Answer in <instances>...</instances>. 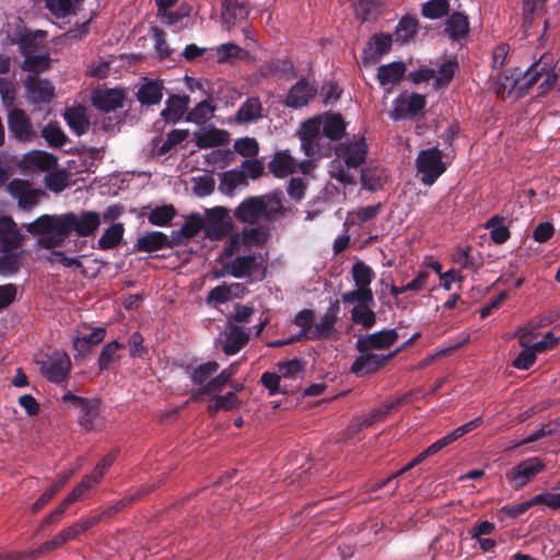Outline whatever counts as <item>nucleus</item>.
I'll use <instances>...</instances> for the list:
<instances>
[{
  "label": "nucleus",
  "instance_id": "obj_1",
  "mask_svg": "<svg viewBox=\"0 0 560 560\" xmlns=\"http://www.w3.org/2000/svg\"><path fill=\"white\" fill-rule=\"evenodd\" d=\"M102 224L101 213L92 210L43 214L24 225L27 233L38 236L40 247L51 249L61 246L70 234L79 237L93 236Z\"/></svg>",
  "mask_w": 560,
  "mask_h": 560
},
{
  "label": "nucleus",
  "instance_id": "obj_2",
  "mask_svg": "<svg viewBox=\"0 0 560 560\" xmlns=\"http://www.w3.org/2000/svg\"><path fill=\"white\" fill-rule=\"evenodd\" d=\"M541 77H545V79L539 84L538 90L539 94L544 95L553 89L557 79L552 58L548 54H544L525 72L518 68L508 69L502 72L498 70L497 73L491 74L492 89L499 97L505 98L515 90L518 92L528 90Z\"/></svg>",
  "mask_w": 560,
  "mask_h": 560
},
{
  "label": "nucleus",
  "instance_id": "obj_3",
  "mask_svg": "<svg viewBox=\"0 0 560 560\" xmlns=\"http://www.w3.org/2000/svg\"><path fill=\"white\" fill-rule=\"evenodd\" d=\"M368 144L363 137L353 136L336 149V158L328 165V173L342 185L354 184L352 170L360 167L366 158Z\"/></svg>",
  "mask_w": 560,
  "mask_h": 560
},
{
  "label": "nucleus",
  "instance_id": "obj_4",
  "mask_svg": "<svg viewBox=\"0 0 560 560\" xmlns=\"http://www.w3.org/2000/svg\"><path fill=\"white\" fill-rule=\"evenodd\" d=\"M22 235L16 230V223L11 217L2 215L0 220V275L10 276L21 267Z\"/></svg>",
  "mask_w": 560,
  "mask_h": 560
},
{
  "label": "nucleus",
  "instance_id": "obj_5",
  "mask_svg": "<svg viewBox=\"0 0 560 560\" xmlns=\"http://www.w3.org/2000/svg\"><path fill=\"white\" fill-rule=\"evenodd\" d=\"M265 258L260 253H253L249 255L238 256L232 261L223 266V270L215 272V278L223 277L225 275L234 278H253L261 280L265 277Z\"/></svg>",
  "mask_w": 560,
  "mask_h": 560
},
{
  "label": "nucleus",
  "instance_id": "obj_6",
  "mask_svg": "<svg viewBox=\"0 0 560 560\" xmlns=\"http://www.w3.org/2000/svg\"><path fill=\"white\" fill-rule=\"evenodd\" d=\"M299 137L307 156H322L330 149V141L316 117L310 118L302 124Z\"/></svg>",
  "mask_w": 560,
  "mask_h": 560
},
{
  "label": "nucleus",
  "instance_id": "obj_7",
  "mask_svg": "<svg viewBox=\"0 0 560 560\" xmlns=\"http://www.w3.org/2000/svg\"><path fill=\"white\" fill-rule=\"evenodd\" d=\"M40 374L55 384L63 383L71 371L70 357L61 350H52L36 359Z\"/></svg>",
  "mask_w": 560,
  "mask_h": 560
},
{
  "label": "nucleus",
  "instance_id": "obj_8",
  "mask_svg": "<svg viewBox=\"0 0 560 560\" xmlns=\"http://www.w3.org/2000/svg\"><path fill=\"white\" fill-rule=\"evenodd\" d=\"M417 171L423 184L431 186L446 171L442 152L438 148L421 150L416 160Z\"/></svg>",
  "mask_w": 560,
  "mask_h": 560
},
{
  "label": "nucleus",
  "instance_id": "obj_9",
  "mask_svg": "<svg viewBox=\"0 0 560 560\" xmlns=\"http://www.w3.org/2000/svg\"><path fill=\"white\" fill-rule=\"evenodd\" d=\"M8 194L16 200L20 209L31 211L37 207L45 197V191L34 187L30 182L14 178L7 186Z\"/></svg>",
  "mask_w": 560,
  "mask_h": 560
},
{
  "label": "nucleus",
  "instance_id": "obj_10",
  "mask_svg": "<svg viewBox=\"0 0 560 560\" xmlns=\"http://www.w3.org/2000/svg\"><path fill=\"white\" fill-rule=\"evenodd\" d=\"M357 350L359 352V355L353 361L350 370L351 373L359 377L375 373L398 353V350H395L387 354H384L383 352H373L371 350Z\"/></svg>",
  "mask_w": 560,
  "mask_h": 560
},
{
  "label": "nucleus",
  "instance_id": "obj_11",
  "mask_svg": "<svg viewBox=\"0 0 560 560\" xmlns=\"http://www.w3.org/2000/svg\"><path fill=\"white\" fill-rule=\"evenodd\" d=\"M340 313L339 301L331 302L320 318L313 324L307 331L308 340L335 339L337 329L335 327Z\"/></svg>",
  "mask_w": 560,
  "mask_h": 560
},
{
  "label": "nucleus",
  "instance_id": "obj_12",
  "mask_svg": "<svg viewBox=\"0 0 560 560\" xmlns=\"http://www.w3.org/2000/svg\"><path fill=\"white\" fill-rule=\"evenodd\" d=\"M544 469V463L537 457H532L509 469L505 478L514 489H521Z\"/></svg>",
  "mask_w": 560,
  "mask_h": 560
},
{
  "label": "nucleus",
  "instance_id": "obj_13",
  "mask_svg": "<svg viewBox=\"0 0 560 560\" xmlns=\"http://www.w3.org/2000/svg\"><path fill=\"white\" fill-rule=\"evenodd\" d=\"M425 103L423 95L404 92L394 100L389 116L394 120L416 116L424 108Z\"/></svg>",
  "mask_w": 560,
  "mask_h": 560
},
{
  "label": "nucleus",
  "instance_id": "obj_14",
  "mask_svg": "<svg viewBox=\"0 0 560 560\" xmlns=\"http://www.w3.org/2000/svg\"><path fill=\"white\" fill-rule=\"evenodd\" d=\"M8 129L10 136L19 142L28 143L36 138L30 117L20 108L9 110Z\"/></svg>",
  "mask_w": 560,
  "mask_h": 560
},
{
  "label": "nucleus",
  "instance_id": "obj_15",
  "mask_svg": "<svg viewBox=\"0 0 560 560\" xmlns=\"http://www.w3.org/2000/svg\"><path fill=\"white\" fill-rule=\"evenodd\" d=\"M205 233L210 240L222 238L230 229L229 212L223 207L207 209L203 215Z\"/></svg>",
  "mask_w": 560,
  "mask_h": 560
},
{
  "label": "nucleus",
  "instance_id": "obj_16",
  "mask_svg": "<svg viewBox=\"0 0 560 560\" xmlns=\"http://www.w3.org/2000/svg\"><path fill=\"white\" fill-rule=\"evenodd\" d=\"M25 96L32 104H46L55 97V86L46 79L27 75L24 80Z\"/></svg>",
  "mask_w": 560,
  "mask_h": 560
},
{
  "label": "nucleus",
  "instance_id": "obj_17",
  "mask_svg": "<svg viewBox=\"0 0 560 560\" xmlns=\"http://www.w3.org/2000/svg\"><path fill=\"white\" fill-rule=\"evenodd\" d=\"M399 335L396 329L381 330L374 334L361 335L357 339L355 349L382 352L393 346Z\"/></svg>",
  "mask_w": 560,
  "mask_h": 560
},
{
  "label": "nucleus",
  "instance_id": "obj_18",
  "mask_svg": "<svg viewBox=\"0 0 560 560\" xmlns=\"http://www.w3.org/2000/svg\"><path fill=\"white\" fill-rule=\"evenodd\" d=\"M65 402H70L79 412V421L86 430L93 429L95 420L98 416V405L96 400H88L82 397L75 396L71 393H66L62 396Z\"/></svg>",
  "mask_w": 560,
  "mask_h": 560
},
{
  "label": "nucleus",
  "instance_id": "obj_19",
  "mask_svg": "<svg viewBox=\"0 0 560 560\" xmlns=\"http://www.w3.org/2000/svg\"><path fill=\"white\" fill-rule=\"evenodd\" d=\"M267 231L264 228L244 229L242 233H236L229 240L224 252L231 256L240 250L241 246H257L262 244L267 238Z\"/></svg>",
  "mask_w": 560,
  "mask_h": 560
},
{
  "label": "nucleus",
  "instance_id": "obj_20",
  "mask_svg": "<svg viewBox=\"0 0 560 560\" xmlns=\"http://www.w3.org/2000/svg\"><path fill=\"white\" fill-rule=\"evenodd\" d=\"M317 91L315 82L302 79L289 90L284 104L291 108H301L315 97Z\"/></svg>",
  "mask_w": 560,
  "mask_h": 560
},
{
  "label": "nucleus",
  "instance_id": "obj_21",
  "mask_svg": "<svg viewBox=\"0 0 560 560\" xmlns=\"http://www.w3.org/2000/svg\"><path fill=\"white\" fill-rule=\"evenodd\" d=\"M262 207V197H249L242 201L235 209V218L247 224H256L266 220Z\"/></svg>",
  "mask_w": 560,
  "mask_h": 560
},
{
  "label": "nucleus",
  "instance_id": "obj_22",
  "mask_svg": "<svg viewBox=\"0 0 560 560\" xmlns=\"http://www.w3.org/2000/svg\"><path fill=\"white\" fill-rule=\"evenodd\" d=\"M245 291L246 288L241 283L218 285L209 292L207 302L209 305L217 306L234 299L242 298Z\"/></svg>",
  "mask_w": 560,
  "mask_h": 560
},
{
  "label": "nucleus",
  "instance_id": "obj_23",
  "mask_svg": "<svg viewBox=\"0 0 560 560\" xmlns=\"http://www.w3.org/2000/svg\"><path fill=\"white\" fill-rule=\"evenodd\" d=\"M21 164L26 170L49 171L56 166L57 159L51 153L33 150L22 158Z\"/></svg>",
  "mask_w": 560,
  "mask_h": 560
},
{
  "label": "nucleus",
  "instance_id": "obj_24",
  "mask_svg": "<svg viewBox=\"0 0 560 560\" xmlns=\"http://www.w3.org/2000/svg\"><path fill=\"white\" fill-rule=\"evenodd\" d=\"M102 521V515H88L80 517L77 522L59 532L65 542L77 540L81 534L94 527Z\"/></svg>",
  "mask_w": 560,
  "mask_h": 560
},
{
  "label": "nucleus",
  "instance_id": "obj_25",
  "mask_svg": "<svg viewBox=\"0 0 560 560\" xmlns=\"http://www.w3.org/2000/svg\"><path fill=\"white\" fill-rule=\"evenodd\" d=\"M400 400L390 402L383 408H377L372 410L371 412L353 418L350 425L349 431H351V434H355L359 431H361L364 428H368L372 425L373 423L381 421L384 419L385 415L389 412L390 409H393L395 406L399 405Z\"/></svg>",
  "mask_w": 560,
  "mask_h": 560
},
{
  "label": "nucleus",
  "instance_id": "obj_26",
  "mask_svg": "<svg viewBox=\"0 0 560 560\" xmlns=\"http://www.w3.org/2000/svg\"><path fill=\"white\" fill-rule=\"evenodd\" d=\"M400 400L390 402L383 408H377L372 410L371 412L353 418L350 425L349 431H351V434H355L359 431H361L364 428H368L372 425L373 423L381 421L384 419L385 415L389 412L390 409H393L395 406L399 405Z\"/></svg>",
  "mask_w": 560,
  "mask_h": 560
},
{
  "label": "nucleus",
  "instance_id": "obj_27",
  "mask_svg": "<svg viewBox=\"0 0 560 560\" xmlns=\"http://www.w3.org/2000/svg\"><path fill=\"white\" fill-rule=\"evenodd\" d=\"M124 98V93L119 90H101L94 94L93 104L103 112H112L122 106Z\"/></svg>",
  "mask_w": 560,
  "mask_h": 560
},
{
  "label": "nucleus",
  "instance_id": "obj_28",
  "mask_svg": "<svg viewBox=\"0 0 560 560\" xmlns=\"http://www.w3.org/2000/svg\"><path fill=\"white\" fill-rule=\"evenodd\" d=\"M106 336L103 327L92 328L89 334H82L73 339V348L79 355H85L91 349L101 343Z\"/></svg>",
  "mask_w": 560,
  "mask_h": 560
},
{
  "label": "nucleus",
  "instance_id": "obj_29",
  "mask_svg": "<svg viewBox=\"0 0 560 560\" xmlns=\"http://www.w3.org/2000/svg\"><path fill=\"white\" fill-rule=\"evenodd\" d=\"M249 340V334L238 326H231L225 332L223 352L234 355L244 348Z\"/></svg>",
  "mask_w": 560,
  "mask_h": 560
},
{
  "label": "nucleus",
  "instance_id": "obj_30",
  "mask_svg": "<svg viewBox=\"0 0 560 560\" xmlns=\"http://www.w3.org/2000/svg\"><path fill=\"white\" fill-rule=\"evenodd\" d=\"M316 119L320 121V126H323V130L330 142L343 136L346 122L340 114H324L316 116Z\"/></svg>",
  "mask_w": 560,
  "mask_h": 560
},
{
  "label": "nucleus",
  "instance_id": "obj_31",
  "mask_svg": "<svg viewBox=\"0 0 560 560\" xmlns=\"http://www.w3.org/2000/svg\"><path fill=\"white\" fill-rule=\"evenodd\" d=\"M189 104V97L184 95H172L165 103L162 116L167 122H177L182 119Z\"/></svg>",
  "mask_w": 560,
  "mask_h": 560
},
{
  "label": "nucleus",
  "instance_id": "obj_32",
  "mask_svg": "<svg viewBox=\"0 0 560 560\" xmlns=\"http://www.w3.org/2000/svg\"><path fill=\"white\" fill-rule=\"evenodd\" d=\"M264 107L257 96L248 97L237 109L236 120L242 124H249L262 117Z\"/></svg>",
  "mask_w": 560,
  "mask_h": 560
},
{
  "label": "nucleus",
  "instance_id": "obj_33",
  "mask_svg": "<svg viewBox=\"0 0 560 560\" xmlns=\"http://www.w3.org/2000/svg\"><path fill=\"white\" fill-rule=\"evenodd\" d=\"M295 160L287 152H278L269 162L268 168L276 177L284 178L293 174L296 170Z\"/></svg>",
  "mask_w": 560,
  "mask_h": 560
},
{
  "label": "nucleus",
  "instance_id": "obj_34",
  "mask_svg": "<svg viewBox=\"0 0 560 560\" xmlns=\"http://www.w3.org/2000/svg\"><path fill=\"white\" fill-rule=\"evenodd\" d=\"M63 117L69 128L78 136L85 133L90 127V121L82 106L67 108Z\"/></svg>",
  "mask_w": 560,
  "mask_h": 560
},
{
  "label": "nucleus",
  "instance_id": "obj_35",
  "mask_svg": "<svg viewBox=\"0 0 560 560\" xmlns=\"http://www.w3.org/2000/svg\"><path fill=\"white\" fill-rule=\"evenodd\" d=\"M405 72V63L400 61H394L378 68L377 79L381 85H395L401 80Z\"/></svg>",
  "mask_w": 560,
  "mask_h": 560
},
{
  "label": "nucleus",
  "instance_id": "obj_36",
  "mask_svg": "<svg viewBox=\"0 0 560 560\" xmlns=\"http://www.w3.org/2000/svg\"><path fill=\"white\" fill-rule=\"evenodd\" d=\"M195 138L197 147L207 149L224 144L229 135L223 130L209 128L195 132Z\"/></svg>",
  "mask_w": 560,
  "mask_h": 560
},
{
  "label": "nucleus",
  "instance_id": "obj_37",
  "mask_svg": "<svg viewBox=\"0 0 560 560\" xmlns=\"http://www.w3.org/2000/svg\"><path fill=\"white\" fill-rule=\"evenodd\" d=\"M124 224L113 223L104 230L103 234L97 241V248L101 250L113 249L119 245L124 236Z\"/></svg>",
  "mask_w": 560,
  "mask_h": 560
},
{
  "label": "nucleus",
  "instance_id": "obj_38",
  "mask_svg": "<svg viewBox=\"0 0 560 560\" xmlns=\"http://www.w3.org/2000/svg\"><path fill=\"white\" fill-rule=\"evenodd\" d=\"M211 51L214 52L215 59L220 63L233 62L247 56V52L234 43L221 44L211 48Z\"/></svg>",
  "mask_w": 560,
  "mask_h": 560
},
{
  "label": "nucleus",
  "instance_id": "obj_39",
  "mask_svg": "<svg viewBox=\"0 0 560 560\" xmlns=\"http://www.w3.org/2000/svg\"><path fill=\"white\" fill-rule=\"evenodd\" d=\"M418 31V20L412 16H404L397 24L394 32V39L397 43L406 44L413 39Z\"/></svg>",
  "mask_w": 560,
  "mask_h": 560
},
{
  "label": "nucleus",
  "instance_id": "obj_40",
  "mask_svg": "<svg viewBox=\"0 0 560 560\" xmlns=\"http://www.w3.org/2000/svg\"><path fill=\"white\" fill-rule=\"evenodd\" d=\"M242 401L238 399L234 392H229L222 396H213L208 405V411L210 415L224 410L230 411L238 408Z\"/></svg>",
  "mask_w": 560,
  "mask_h": 560
},
{
  "label": "nucleus",
  "instance_id": "obj_41",
  "mask_svg": "<svg viewBox=\"0 0 560 560\" xmlns=\"http://www.w3.org/2000/svg\"><path fill=\"white\" fill-rule=\"evenodd\" d=\"M468 20L462 13H453L445 23V32L453 39H460L468 34Z\"/></svg>",
  "mask_w": 560,
  "mask_h": 560
},
{
  "label": "nucleus",
  "instance_id": "obj_42",
  "mask_svg": "<svg viewBox=\"0 0 560 560\" xmlns=\"http://www.w3.org/2000/svg\"><path fill=\"white\" fill-rule=\"evenodd\" d=\"M237 368L238 363L234 362L229 368L222 370L215 377L205 384L201 393L210 394L214 392H221L225 384H228L233 375L237 372Z\"/></svg>",
  "mask_w": 560,
  "mask_h": 560
},
{
  "label": "nucleus",
  "instance_id": "obj_43",
  "mask_svg": "<svg viewBox=\"0 0 560 560\" xmlns=\"http://www.w3.org/2000/svg\"><path fill=\"white\" fill-rule=\"evenodd\" d=\"M168 243L167 236L162 232L148 233L137 241V247L141 252H155L164 248Z\"/></svg>",
  "mask_w": 560,
  "mask_h": 560
},
{
  "label": "nucleus",
  "instance_id": "obj_44",
  "mask_svg": "<svg viewBox=\"0 0 560 560\" xmlns=\"http://www.w3.org/2000/svg\"><path fill=\"white\" fill-rule=\"evenodd\" d=\"M373 306L374 304L355 305L351 310V320L365 329L373 327L376 322V314L373 311Z\"/></svg>",
  "mask_w": 560,
  "mask_h": 560
},
{
  "label": "nucleus",
  "instance_id": "obj_45",
  "mask_svg": "<svg viewBox=\"0 0 560 560\" xmlns=\"http://www.w3.org/2000/svg\"><path fill=\"white\" fill-rule=\"evenodd\" d=\"M163 86L156 81L144 83L138 91V101L142 104L153 105L160 103L163 97Z\"/></svg>",
  "mask_w": 560,
  "mask_h": 560
},
{
  "label": "nucleus",
  "instance_id": "obj_46",
  "mask_svg": "<svg viewBox=\"0 0 560 560\" xmlns=\"http://www.w3.org/2000/svg\"><path fill=\"white\" fill-rule=\"evenodd\" d=\"M243 185H246V179L242 172L232 170L220 176L219 190L224 195L231 196L237 187Z\"/></svg>",
  "mask_w": 560,
  "mask_h": 560
},
{
  "label": "nucleus",
  "instance_id": "obj_47",
  "mask_svg": "<svg viewBox=\"0 0 560 560\" xmlns=\"http://www.w3.org/2000/svg\"><path fill=\"white\" fill-rule=\"evenodd\" d=\"M215 106L208 100L198 103L191 110L188 112L186 120L197 125H201L213 117Z\"/></svg>",
  "mask_w": 560,
  "mask_h": 560
},
{
  "label": "nucleus",
  "instance_id": "obj_48",
  "mask_svg": "<svg viewBox=\"0 0 560 560\" xmlns=\"http://www.w3.org/2000/svg\"><path fill=\"white\" fill-rule=\"evenodd\" d=\"M457 68L458 62L456 59H445L439 63L438 69H435V86L447 85L452 81Z\"/></svg>",
  "mask_w": 560,
  "mask_h": 560
},
{
  "label": "nucleus",
  "instance_id": "obj_49",
  "mask_svg": "<svg viewBox=\"0 0 560 560\" xmlns=\"http://www.w3.org/2000/svg\"><path fill=\"white\" fill-rule=\"evenodd\" d=\"M44 182L49 190L59 194L70 185V173L66 170L50 172L45 175Z\"/></svg>",
  "mask_w": 560,
  "mask_h": 560
},
{
  "label": "nucleus",
  "instance_id": "obj_50",
  "mask_svg": "<svg viewBox=\"0 0 560 560\" xmlns=\"http://www.w3.org/2000/svg\"><path fill=\"white\" fill-rule=\"evenodd\" d=\"M352 278L355 287L371 288V283L375 277L373 269L363 261H357L352 266Z\"/></svg>",
  "mask_w": 560,
  "mask_h": 560
},
{
  "label": "nucleus",
  "instance_id": "obj_51",
  "mask_svg": "<svg viewBox=\"0 0 560 560\" xmlns=\"http://www.w3.org/2000/svg\"><path fill=\"white\" fill-rule=\"evenodd\" d=\"M486 229L489 230L491 240L497 244H503L510 238V231L503 224V218L492 217L486 223Z\"/></svg>",
  "mask_w": 560,
  "mask_h": 560
},
{
  "label": "nucleus",
  "instance_id": "obj_52",
  "mask_svg": "<svg viewBox=\"0 0 560 560\" xmlns=\"http://www.w3.org/2000/svg\"><path fill=\"white\" fill-rule=\"evenodd\" d=\"M341 301L345 304H374V296L371 288L355 287V289L343 293L341 296Z\"/></svg>",
  "mask_w": 560,
  "mask_h": 560
},
{
  "label": "nucleus",
  "instance_id": "obj_53",
  "mask_svg": "<svg viewBox=\"0 0 560 560\" xmlns=\"http://www.w3.org/2000/svg\"><path fill=\"white\" fill-rule=\"evenodd\" d=\"M246 15L247 12L245 8L240 3L224 7L221 13L222 26L225 31L230 32L235 25V22L245 19Z\"/></svg>",
  "mask_w": 560,
  "mask_h": 560
},
{
  "label": "nucleus",
  "instance_id": "obj_54",
  "mask_svg": "<svg viewBox=\"0 0 560 560\" xmlns=\"http://www.w3.org/2000/svg\"><path fill=\"white\" fill-rule=\"evenodd\" d=\"M304 365L301 360L292 359L277 364V371L282 380H296L303 373Z\"/></svg>",
  "mask_w": 560,
  "mask_h": 560
},
{
  "label": "nucleus",
  "instance_id": "obj_55",
  "mask_svg": "<svg viewBox=\"0 0 560 560\" xmlns=\"http://www.w3.org/2000/svg\"><path fill=\"white\" fill-rule=\"evenodd\" d=\"M50 66V58L48 55H31L24 58L21 68L24 71L37 74L47 70Z\"/></svg>",
  "mask_w": 560,
  "mask_h": 560
},
{
  "label": "nucleus",
  "instance_id": "obj_56",
  "mask_svg": "<svg viewBox=\"0 0 560 560\" xmlns=\"http://www.w3.org/2000/svg\"><path fill=\"white\" fill-rule=\"evenodd\" d=\"M393 40L394 37L390 34H375L370 40L368 50L375 57H380L389 51Z\"/></svg>",
  "mask_w": 560,
  "mask_h": 560
},
{
  "label": "nucleus",
  "instance_id": "obj_57",
  "mask_svg": "<svg viewBox=\"0 0 560 560\" xmlns=\"http://www.w3.org/2000/svg\"><path fill=\"white\" fill-rule=\"evenodd\" d=\"M383 171L378 168H363L361 171V183L363 188L374 191L383 185Z\"/></svg>",
  "mask_w": 560,
  "mask_h": 560
},
{
  "label": "nucleus",
  "instance_id": "obj_58",
  "mask_svg": "<svg viewBox=\"0 0 560 560\" xmlns=\"http://www.w3.org/2000/svg\"><path fill=\"white\" fill-rule=\"evenodd\" d=\"M428 456H430V454H425V451H423L417 457H415L408 465H406L404 468H401L397 472L388 476L387 478H385L383 480H380V481H376V482L372 483L371 487H370V491L376 492L380 489L384 488L385 486L392 483L396 479L397 476L408 471L409 469H411L416 465L420 464Z\"/></svg>",
  "mask_w": 560,
  "mask_h": 560
},
{
  "label": "nucleus",
  "instance_id": "obj_59",
  "mask_svg": "<svg viewBox=\"0 0 560 560\" xmlns=\"http://www.w3.org/2000/svg\"><path fill=\"white\" fill-rule=\"evenodd\" d=\"M450 4L447 0H430L422 5V14L428 19H440L447 14Z\"/></svg>",
  "mask_w": 560,
  "mask_h": 560
},
{
  "label": "nucleus",
  "instance_id": "obj_60",
  "mask_svg": "<svg viewBox=\"0 0 560 560\" xmlns=\"http://www.w3.org/2000/svg\"><path fill=\"white\" fill-rule=\"evenodd\" d=\"M175 217V209L173 206L156 207L149 213V222L153 225L164 226L167 225Z\"/></svg>",
  "mask_w": 560,
  "mask_h": 560
},
{
  "label": "nucleus",
  "instance_id": "obj_61",
  "mask_svg": "<svg viewBox=\"0 0 560 560\" xmlns=\"http://www.w3.org/2000/svg\"><path fill=\"white\" fill-rule=\"evenodd\" d=\"M43 138L50 147L60 148L67 142V136L57 125L49 124L42 130Z\"/></svg>",
  "mask_w": 560,
  "mask_h": 560
},
{
  "label": "nucleus",
  "instance_id": "obj_62",
  "mask_svg": "<svg viewBox=\"0 0 560 560\" xmlns=\"http://www.w3.org/2000/svg\"><path fill=\"white\" fill-rule=\"evenodd\" d=\"M262 197V207L266 220H271L282 213V202L279 194Z\"/></svg>",
  "mask_w": 560,
  "mask_h": 560
},
{
  "label": "nucleus",
  "instance_id": "obj_63",
  "mask_svg": "<svg viewBox=\"0 0 560 560\" xmlns=\"http://www.w3.org/2000/svg\"><path fill=\"white\" fill-rule=\"evenodd\" d=\"M122 348L118 341H112L105 345L98 358V365L101 370H106L117 358V352Z\"/></svg>",
  "mask_w": 560,
  "mask_h": 560
},
{
  "label": "nucleus",
  "instance_id": "obj_64",
  "mask_svg": "<svg viewBox=\"0 0 560 560\" xmlns=\"http://www.w3.org/2000/svg\"><path fill=\"white\" fill-rule=\"evenodd\" d=\"M235 151L245 158H254L258 154L259 145L254 138H242L234 143Z\"/></svg>",
  "mask_w": 560,
  "mask_h": 560
}]
</instances>
